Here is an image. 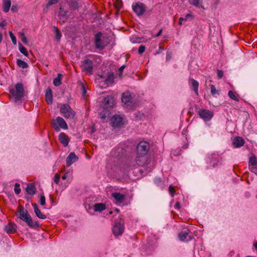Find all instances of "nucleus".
<instances>
[{"label":"nucleus","mask_w":257,"mask_h":257,"mask_svg":"<svg viewBox=\"0 0 257 257\" xmlns=\"http://www.w3.org/2000/svg\"><path fill=\"white\" fill-rule=\"evenodd\" d=\"M150 149V145L147 142H141L137 148V156L136 163L140 166L147 165V155Z\"/></svg>","instance_id":"obj_1"},{"label":"nucleus","mask_w":257,"mask_h":257,"mask_svg":"<svg viewBox=\"0 0 257 257\" xmlns=\"http://www.w3.org/2000/svg\"><path fill=\"white\" fill-rule=\"evenodd\" d=\"M23 221H25L27 224L32 228H38L39 224L37 221L34 222L28 211L24 208L22 205H19L18 208V211L16 213Z\"/></svg>","instance_id":"obj_2"},{"label":"nucleus","mask_w":257,"mask_h":257,"mask_svg":"<svg viewBox=\"0 0 257 257\" xmlns=\"http://www.w3.org/2000/svg\"><path fill=\"white\" fill-rule=\"evenodd\" d=\"M103 110L101 112L100 115L102 119L109 117L110 111L114 105V100L113 96L107 95L104 97L102 102Z\"/></svg>","instance_id":"obj_3"},{"label":"nucleus","mask_w":257,"mask_h":257,"mask_svg":"<svg viewBox=\"0 0 257 257\" xmlns=\"http://www.w3.org/2000/svg\"><path fill=\"white\" fill-rule=\"evenodd\" d=\"M10 93L16 101L20 100L24 96V88L22 83H17L15 88L11 89Z\"/></svg>","instance_id":"obj_4"},{"label":"nucleus","mask_w":257,"mask_h":257,"mask_svg":"<svg viewBox=\"0 0 257 257\" xmlns=\"http://www.w3.org/2000/svg\"><path fill=\"white\" fill-rule=\"evenodd\" d=\"M52 124L54 130L57 132H59L60 128L64 130L68 128L66 121L62 117L60 116H58L55 120H53Z\"/></svg>","instance_id":"obj_5"},{"label":"nucleus","mask_w":257,"mask_h":257,"mask_svg":"<svg viewBox=\"0 0 257 257\" xmlns=\"http://www.w3.org/2000/svg\"><path fill=\"white\" fill-rule=\"evenodd\" d=\"M60 111L67 118H73L75 114L69 105L67 104H63L61 106Z\"/></svg>","instance_id":"obj_6"},{"label":"nucleus","mask_w":257,"mask_h":257,"mask_svg":"<svg viewBox=\"0 0 257 257\" xmlns=\"http://www.w3.org/2000/svg\"><path fill=\"white\" fill-rule=\"evenodd\" d=\"M124 229L123 221L120 219L114 223L112 228L113 233L115 236L121 235L124 231Z\"/></svg>","instance_id":"obj_7"},{"label":"nucleus","mask_w":257,"mask_h":257,"mask_svg":"<svg viewBox=\"0 0 257 257\" xmlns=\"http://www.w3.org/2000/svg\"><path fill=\"white\" fill-rule=\"evenodd\" d=\"M93 65L91 60L85 59L81 65V68L82 71L85 72L89 74H92Z\"/></svg>","instance_id":"obj_8"},{"label":"nucleus","mask_w":257,"mask_h":257,"mask_svg":"<svg viewBox=\"0 0 257 257\" xmlns=\"http://www.w3.org/2000/svg\"><path fill=\"white\" fill-rule=\"evenodd\" d=\"M101 32H98L95 35V46L97 49H103L104 48L105 44L103 41L101 39L102 36Z\"/></svg>","instance_id":"obj_9"},{"label":"nucleus","mask_w":257,"mask_h":257,"mask_svg":"<svg viewBox=\"0 0 257 257\" xmlns=\"http://www.w3.org/2000/svg\"><path fill=\"white\" fill-rule=\"evenodd\" d=\"M190 231L189 229H185L178 234V237L182 241H188L192 239V235L190 234Z\"/></svg>","instance_id":"obj_10"},{"label":"nucleus","mask_w":257,"mask_h":257,"mask_svg":"<svg viewBox=\"0 0 257 257\" xmlns=\"http://www.w3.org/2000/svg\"><path fill=\"white\" fill-rule=\"evenodd\" d=\"M134 11L138 16L142 15L146 11L145 5L141 3H137L135 6H133Z\"/></svg>","instance_id":"obj_11"},{"label":"nucleus","mask_w":257,"mask_h":257,"mask_svg":"<svg viewBox=\"0 0 257 257\" xmlns=\"http://www.w3.org/2000/svg\"><path fill=\"white\" fill-rule=\"evenodd\" d=\"M111 123L113 127H121L123 125L122 118L118 115H114L111 119Z\"/></svg>","instance_id":"obj_12"},{"label":"nucleus","mask_w":257,"mask_h":257,"mask_svg":"<svg viewBox=\"0 0 257 257\" xmlns=\"http://www.w3.org/2000/svg\"><path fill=\"white\" fill-rule=\"evenodd\" d=\"M199 116L203 118L206 119H210L213 116V113L208 109H202L199 111Z\"/></svg>","instance_id":"obj_13"},{"label":"nucleus","mask_w":257,"mask_h":257,"mask_svg":"<svg viewBox=\"0 0 257 257\" xmlns=\"http://www.w3.org/2000/svg\"><path fill=\"white\" fill-rule=\"evenodd\" d=\"M59 140L64 147H67L70 142L68 137L64 133H61L59 134Z\"/></svg>","instance_id":"obj_14"},{"label":"nucleus","mask_w":257,"mask_h":257,"mask_svg":"<svg viewBox=\"0 0 257 257\" xmlns=\"http://www.w3.org/2000/svg\"><path fill=\"white\" fill-rule=\"evenodd\" d=\"M5 230L8 233H14L17 230V225L13 223L10 222L5 226Z\"/></svg>","instance_id":"obj_15"},{"label":"nucleus","mask_w":257,"mask_h":257,"mask_svg":"<svg viewBox=\"0 0 257 257\" xmlns=\"http://www.w3.org/2000/svg\"><path fill=\"white\" fill-rule=\"evenodd\" d=\"M78 159V158L75 155L74 153H70L66 158L67 166H70L72 164L77 161Z\"/></svg>","instance_id":"obj_16"},{"label":"nucleus","mask_w":257,"mask_h":257,"mask_svg":"<svg viewBox=\"0 0 257 257\" xmlns=\"http://www.w3.org/2000/svg\"><path fill=\"white\" fill-rule=\"evenodd\" d=\"M244 140L241 137H236L233 139V145L235 148H239L244 145Z\"/></svg>","instance_id":"obj_17"},{"label":"nucleus","mask_w":257,"mask_h":257,"mask_svg":"<svg viewBox=\"0 0 257 257\" xmlns=\"http://www.w3.org/2000/svg\"><path fill=\"white\" fill-rule=\"evenodd\" d=\"M45 99L48 104H52L53 102L52 91L50 87L46 89L45 91Z\"/></svg>","instance_id":"obj_18"},{"label":"nucleus","mask_w":257,"mask_h":257,"mask_svg":"<svg viewBox=\"0 0 257 257\" xmlns=\"http://www.w3.org/2000/svg\"><path fill=\"white\" fill-rule=\"evenodd\" d=\"M132 99V97L130 92L126 91L122 94L121 101L124 103L126 104L127 103L131 102Z\"/></svg>","instance_id":"obj_19"},{"label":"nucleus","mask_w":257,"mask_h":257,"mask_svg":"<svg viewBox=\"0 0 257 257\" xmlns=\"http://www.w3.org/2000/svg\"><path fill=\"white\" fill-rule=\"evenodd\" d=\"M27 193L31 195H34L36 192V188L33 183H29L26 188Z\"/></svg>","instance_id":"obj_20"},{"label":"nucleus","mask_w":257,"mask_h":257,"mask_svg":"<svg viewBox=\"0 0 257 257\" xmlns=\"http://www.w3.org/2000/svg\"><path fill=\"white\" fill-rule=\"evenodd\" d=\"M68 6L71 11L78 10L80 7L79 3L77 0H71Z\"/></svg>","instance_id":"obj_21"},{"label":"nucleus","mask_w":257,"mask_h":257,"mask_svg":"<svg viewBox=\"0 0 257 257\" xmlns=\"http://www.w3.org/2000/svg\"><path fill=\"white\" fill-rule=\"evenodd\" d=\"M112 196L116 200L118 203H122L125 199V195L120 193L115 192L112 194Z\"/></svg>","instance_id":"obj_22"},{"label":"nucleus","mask_w":257,"mask_h":257,"mask_svg":"<svg viewBox=\"0 0 257 257\" xmlns=\"http://www.w3.org/2000/svg\"><path fill=\"white\" fill-rule=\"evenodd\" d=\"M33 206L34 207V212L38 217L43 219L46 218V215L41 213L36 203L33 204Z\"/></svg>","instance_id":"obj_23"},{"label":"nucleus","mask_w":257,"mask_h":257,"mask_svg":"<svg viewBox=\"0 0 257 257\" xmlns=\"http://www.w3.org/2000/svg\"><path fill=\"white\" fill-rule=\"evenodd\" d=\"M94 210L96 212L99 211L101 212L106 208V206L104 203H95L94 205Z\"/></svg>","instance_id":"obj_24"},{"label":"nucleus","mask_w":257,"mask_h":257,"mask_svg":"<svg viewBox=\"0 0 257 257\" xmlns=\"http://www.w3.org/2000/svg\"><path fill=\"white\" fill-rule=\"evenodd\" d=\"M189 81L191 83V85L193 87L194 90L195 92V94L198 95V89L199 86V83L195 80L192 78L189 79Z\"/></svg>","instance_id":"obj_25"},{"label":"nucleus","mask_w":257,"mask_h":257,"mask_svg":"<svg viewBox=\"0 0 257 257\" xmlns=\"http://www.w3.org/2000/svg\"><path fill=\"white\" fill-rule=\"evenodd\" d=\"M11 6V0H4L3 2V10L6 13L9 12L10 7Z\"/></svg>","instance_id":"obj_26"},{"label":"nucleus","mask_w":257,"mask_h":257,"mask_svg":"<svg viewBox=\"0 0 257 257\" xmlns=\"http://www.w3.org/2000/svg\"><path fill=\"white\" fill-rule=\"evenodd\" d=\"M190 5H192L197 8H203L201 0H188Z\"/></svg>","instance_id":"obj_27"},{"label":"nucleus","mask_w":257,"mask_h":257,"mask_svg":"<svg viewBox=\"0 0 257 257\" xmlns=\"http://www.w3.org/2000/svg\"><path fill=\"white\" fill-rule=\"evenodd\" d=\"M114 80V75L113 73H110L107 76L106 79H105V83L107 85H109L110 84H112Z\"/></svg>","instance_id":"obj_28"},{"label":"nucleus","mask_w":257,"mask_h":257,"mask_svg":"<svg viewBox=\"0 0 257 257\" xmlns=\"http://www.w3.org/2000/svg\"><path fill=\"white\" fill-rule=\"evenodd\" d=\"M54 32L55 34V38L57 41V42H59L61 38L62 37V34L60 30L58 29L57 27L54 26L53 27Z\"/></svg>","instance_id":"obj_29"},{"label":"nucleus","mask_w":257,"mask_h":257,"mask_svg":"<svg viewBox=\"0 0 257 257\" xmlns=\"http://www.w3.org/2000/svg\"><path fill=\"white\" fill-rule=\"evenodd\" d=\"M210 92L211 94L214 97H217V96L219 95V91L218 90H217L215 87V86L213 84L210 85Z\"/></svg>","instance_id":"obj_30"},{"label":"nucleus","mask_w":257,"mask_h":257,"mask_svg":"<svg viewBox=\"0 0 257 257\" xmlns=\"http://www.w3.org/2000/svg\"><path fill=\"white\" fill-rule=\"evenodd\" d=\"M62 75L61 74H58V76L56 78H55L53 80V84L55 86H58L61 84V77Z\"/></svg>","instance_id":"obj_31"},{"label":"nucleus","mask_w":257,"mask_h":257,"mask_svg":"<svg viewBox=\"0 0 257 257\" xmlns=\"http://www.w3.org/2000/svg\"><path fill=\"white\" fill-rule=\"evenodd\" d=\"M249 166H257V158L254 156H251L249 160Z\"/></svg>","instance_id":"obj_32"},{"label":"nucleus","mask_w":257,"mask_h":257,"mask_svg":"<svg viewBox=\"0 0 257 257\" xmlns=\"http://www.w3.org/2000/svg\"><path fill=\"white\" fill-rule=\"evenodd\" d=\"M17 64L20 67L22 68H27L28 67V65L26 62L20 59L17 60Z\"/></svg>","instance_id":"obj_33"},{"label":"nucleus","mask_w":257,"mask_h":257,"mask_svg":"<svg viewBox=\"0 0 257 257\" xmlns=\"http://www.w3.org/2000/svg\"><path fill=\"white\" fill-rule=\"evenodd\" d=\"M218 162L217 159L215 157V155H211V157L210 158L209 163L212 167H214L217 164Z\"/></svg>","instance_id":"obj_34"},{"label":"nucleus","mask_w":257,"mask_h":257,"mask_svg":"<svg viewBox=\"0 0 257 257\" xmlns=\"http://www.w3.org/2000/svg\"><path fill=\"white\" fill-rule=\"evenodd\" d=\"M19 50L25 56H27L28 55L27 49L21 43H19Z\"/></svg>","instance_id":"obj_35"},{"label":"nucleus","mask_w":257,"mask_h":257,"mask_svg":"<svg viewBox=\"0 0 257 257\" xmlns=\"http://www.w3.org/2000/svg\"><path fill=\"white\" fill-rule=\"evenodd\" d=\"M68 13V11L67 10H65L62 8H60L59 12V17H65L67 14Z\"/></svg>","instance_id":"obj_36"},{"label":"nucleus","mask_w":257,"mask_h":257,"mask_svg":"<svg viewBox=\"0 0 257 257\" xmlns=\"http://www.w3.org/2000/svg\"><path fill=\"white\" fill-rule=\"evenodd\" d=\"M154 182L156 185L160 186L162 188L163 187V182L160 178H156L154 179Z\"/></svg>","instance_id":"obj_37"},{"label":"nucleus","mask_w":257,"mask_h":257,"mask_svg":"<svg viewBox=\"0 0 257 257\" xmlns=\"http://www.w3.org/2000/svg\"><path fill=\"white\" fill-rule=\"evenodd\" d=\"M21 191V188H20V185L19 183H16L15 184V188H14V192L16 194H19Z\"/></svg>","instance_id":"obj_38"},{"label":"nucleus","mask_w":257,"mask_h":257,"mask_svg":"<svg viewBox=\"0 0 257 257\" xmlns=\"http://www.w3.org/2000/svg\"><path fill=\"white\" fill-rule=\"evenodd\" d=\"M228 96L229 97L233 99V100H236V101H238V99L237 98V97H236V96L235 95L234 93L231 91V90H229L228 91Z\"/></svg>","instance_id":"obj_39"},{"label":"nucleus","mask_w":257,"mask_h":257,"mask_svg":"<svg viewBox=\"0 0 257 257\" xmlns=\"http://www.w3.org/2000/svg\"><path fill=\"white\" fill-rule=\"evenodd\" d=\"M10 36L12 39V42L14 45L17 44V39L16 37L14 36L13 33L11 31L9 32Z\"/></svg>","instance_id":"obj_40"},{"label":"nucleus","mask_w":257,"mask_h":257,"mask_svg":"<svg viewBox=\"0 0 257 257\" xmlns=\"http://www.w3.org/2000/svg\"><path fill=\"white\" fill-rule=\"evenodd\" d=\"M40 203L41 205H44L46 203L45 197L43 195H41L40 197Z\"/></svg>","instance_id":"obj_41"},{"label":"nucleus","mask_w":257,"mask_h":257,"mask_svg":"<svg viewBox=\"0 0 257 257\" xmlns=\"http://www.w3.org/2000/svg\"><path fill=\"white\" fill-rule=\"evenodd\" d=\"M146 47L145 46L141 45L138 49V53L140 54H142L145 51Z\"/></svg>","instance_id":"obj_42"},{"label":"nucleus","mask_w":257,"mask_h":257,"mask_svg":"<svg viewBox=\"0 0 257 257\" xmlns=\"http://www.w3.org/2000/svg\"><path fill=\"white\" fill-rule=\"evenodd\" d=\"M58 1L59 0H49L47 4V7H48L52 5L56 4Z\"/></svg>","instance_id":"obj_43"},{"label":"nucleus","mask_w":257,"mask_h":257,"mask_svg":"<svg viewBox=\"0 0 257 257\" xmlns=\"http://www.w3.org/2000/svg\"><path fill=\"white\" fill-rule=\"evenodd\" d=\"M60 176L58 174H56L55 175L54 181V182H55V183L56 184H58L59 183V180H60Z\"/></svg>","instance_id":"obj_44"},{"label":"nucleus","mask_w":257,"mask_h":257,"mask_svg":"<svg viewBox=\"0 0 257 257\" xmlns=\"http://www.w3.org/2000/svg\"><path fill=\"white\" fill-rule=\"evenodd\" d=\"M169 191L171 194L172 195V196L173 197L175 191L174 188L172 187L171 185H170L169 188Z\"/></svg>","instance_id":"obj_45"},{"label":"nucleus","mask_w":257,"mask_h":257,"mask_svg":"<svg viewBox=\"0 0 257 257\" xmlns=\"http://www.w3.org/2000/svg\"><path fill=\"white\" fill-rule=\"evenodd\" d=\"M223 75V72L222 70H217V77L218 79H221Z\"/></svg>","instance_id":"obj_46"},{"label":"nucleus","mask_w":257,"mask_h":257,"mask_svg":"<svg viewBox=\"0 0 257 257\" xmlns=\"http://www.w3.org/2000/svg\"><path fill=\"white\" fill-rule=\"evenodd\" d=\"M18 10V5H13L11 8V11L16 13L17 12Z\"/></svg>","instance_id":"obj_47"},{"label":"nucleus","mask_w":257,"mask_h":257,"mask_svg":"<svg viewBox=\"0 0 257 257\" xmlns=\"http://www.w3.org/2000/svg\"><path fill=\"white\" fill-rule=\"evenodd\" d=\"M192 18H193L192 15L190 14H188L185 16V18H184V20L185 21H187L189 19H192Z\"/></svg>","instance_id":"obj_48"},{"label":"nucleus","mask_w":257,"mask_h":257,"mask_svg":"<svg viewBox=\"0 0 257 257\" xmlns=\"http://www.w3.org/2000/svg\"><path fill=\"white\" fill-rule=\"evenodd\" d=\"M250 170L253 173H256L257 172V166H249Z\"/></svg>","instance_id":"obj_49"},{"label":"nucleus","mask_w":257,"mask_h":257,"mask_svg":"<svg viewBox=\"0 0 257 257\" xmlns=\"http://www.w3.org/2000/svg\"><path fill=\"white\" fill-rule=\"evenodd\" d=\"M21 40L24 44H27L28 43V41H27V38L25 36H24L23 37H22Z\"/></svg>","instance_id":"obj_50"},{"label":"nucleus","mask_w":257,"mask_h":257,"mask_svg":"<svg viewBox=\"0 0 257 257\" xmlns=\"http://www.w3.org/2000/svg\"><path fill=\"white\" fill-rule=\"evenodd\" d=\"M125 65H122L118 69V72H119V74H122V72H123V70L124 69V68H125Z\"/></svg>","instance_id":"obj_51"},{"label":"nucleus","mask_w":257,"mask_h":257,"mask_svg":"<svg viewBox=\"0 0 257 257\" xmlns=\"http://www.w3.org/2000/svg\"><path fill=\"white\" fill-rule=\"evenodd\" d=\"M175 207L177 209H179L181 208L180 203L179 202H177L175 205Z\"/></svg>","instance_id":"obj_52"},{"label":"nucleus","mask_w":257,"mask_h":257,"mask_svg":"<svg viewBox=\"0 0 257 257\" xmlns=\"http://www.w3.org/2000/svg\"><path fill=\"white\" fill-rule=\"evenodd\" d=\"M7 25V23L5 22V21H3L1 24H0V26L2 28H4V27H5Z\"/></svg>","instance_id":"obj_53"},{"label":"nucleus","mask_w":257,"mask_h":257,"mask_svg":"<svg viewBox=\"0 0 257 257\" xmlns=\"http://www.w3.org/2000/svg\"><path fill=\"white\" fill-rule=\"evenodd\" d=\"M81 87H82V88L83 89L82 94L83 95H84L85 94L86 92V89L85 88V86H84V85L83 84L82 85Z\"/></svg>","instance_id":"obj_54"},{"label":"nucleus","mask_w":257,"mask_h":257,"mask_svg":"<svg viewBox=\"0 0 257 257\" xmlns=\"http://www.w3.org/2000/svg\"><path fill=\"white\" fill-rule=\"evenodd\" d=\"M117 152L119 154L120 153H121V156H123V149L122 148H117Z\"/></svg>","instance_id":"obj_55"},{"label":"nucleus","mask_w":257,"mask_h":257,"mask_svg":"<svg viewBox=\"0 0 257 257\" xmlns=\"http://www.w3.org/2000/svg\"><path fill=\"white\" fill-rule=\"evenodd\" d=\"M183 21H184V18L183 17H180L179 19V24L180 25H181L182 24V22Z\"/></svg>","instance_id":"obj_56"},{"label":"nucleus","mask_w":257,"mask_h":257,"mask_svg":"<svg viewBox=\"0 0 257 257\" xmlns=\"http://www.w3.org/2000/svg\"><path fill=\"white\" fill-rule=\"evenodd\" d=\"M162 33V30L161 29V30H160L159 32L156 35V37H159V36H160L161 35Z\"/></svg>","instance_id":"obj_57"},{"label":"nucleus","mask_w":257,"mask_h":257,"mask_svg":"<svg viewBox=\"0 0 257 257\" xmlns=\"http://www.w3.org/2000/svg\"><path fill=\"white\" fill-rule=\"evenodd\" d=\"M67 173H65L64 175L62 176V179L63 180H65L66 179L67 177Z\"/></svg>","instance_id":"obj_58"},{"label":"nucleus","mask_w":257,"mask_h":257,"mask_svg":"<svg viewBox=\"0 0 257 257\" xmlns=\"http://www.w3.org/2000/svg\"><path fill=\"white\" fill-rule=\"evenodd\" d=\"M3 40V35L0 32V44L1 43Z\"/></svg>","instance_id":"obj_59"},{"label":"nucleus","mask_w":257,"mask_h":257,"mask_svg":"<svg viewBox=\"0 0 257 257\" xmlns=\"http://www.w3.org/2000/svg\"><path fill=\"white\" fill-rule=\"evenodd\" d=\"M20 36H21V38H22V37H24V36H25V34H24V33H23V32L20 33Z\"/></svg>","instance_id":"obj_60"},{"label":"nucleus","mask_w":257,"mask_h":257,"mask_svg":"<svg viewBox=\"0 0 257 257\" xmlns=\"http://www.w3.org/2000/svg\"><path fill=\"white\" fill-rule=\"evenodd\" d=\"M20 36H21V38H22V37H24V36H25V34H24V33H23V32L20 33Z\"/></svg>","instance_id":"obj_61"},{"label":"nucleus","mask_w":257,"mask_h":257,"mask_svg":"<svg viewBox=\"0 0 257 257\" xmlns=\"http://www.w3.org/2000/svg\"><path fill=\"white\" fill-rule=\"evenodd\" d=\"M115 211L116 212H119V209H118L116 208V209H115Z\"/></svg>","instance_id":"obj_62"},{"label":"nucleus","mask_w":257,"mask_h":257,"mask_svg":"<svg viewBox=\"0 0 257 257\" xmlns=\"http://www.w3.org/2000/svg\"><path fill=\"white\" fill-rule=\"evenodd\" d=\"M50 198L52 200H53V198H52V196H51V195H50Z\"/></svg>","instance_id":"obj_63"},{"label":"nucleus","mask_w":257,"mask_h":257,"mask_svg":"<svg viewBox=\"0 0 257 257\" xmlns=\"http://www.w3.org/2000/svg\"><path fill=\"white\" fill-rule=\"evenodd\" d=\"M246 257H252V256H247Z\"/></svg>","instance_id":"obj_64"}]
</instances>
